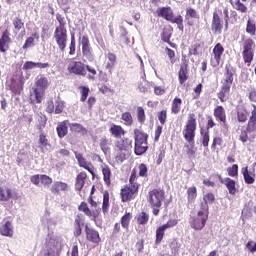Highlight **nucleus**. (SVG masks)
<instances>
[{
    "mask_svg": "<svg viewBox=\"0 0 256 256\" xmlns=\"http://www.w3.org/2000/svg\"><path fill=\"white\" fill-rule=\"evenodd\" d=\"M131 149H133V140L129 138L117 140L114 145L116 162L123 163V161H127L131 156Z\"/></svg>",
    "mask_w": 256,
    "mask_h": 256,
    "instance_id": "nucleus-1",
    "label": "nucleus"
},
{
    "mask_svg": "<svg viewBox=\"0 0 256 256\" xmlns=\"http://www.w3.org/2000/svg\"><path fill=\"white\" fill-rule=\"evenodd\" d=\"M61 251H63V238H46V251L44 256H61Z\"/></svg>",
    "mask_w": 256,
    "mask_h": 256,
    "instance_id": "nucleus-2",
    "label": "nucleus"
},
{
    "mask_svg": "<svg viewBox=\"0 0 256 256\" xmlns=\"http://www.w3.org/2000/svg\"><path fill=\"white\" fill-rule=\"evenodd\" d=\"M156 13L158 17H162L163 19H166V21H170V23H175L178 25V29L180 31H183V16L178 15L176 18L173 16V10H171V7H162L158 8L156 10Z\"/></svg>",
    "mask_w": 256,
    "mask_h": 256,
    "instance_id": "nucleus-3",
    "label": "nucleus"
},
{
    "mask_svg": "<svg viewBox=\"0 0 256 256\" xmlns=\"http://www.w3.org/2000/svg\"><path fill=\"white\" fill-rule=\"evenodd\" d=\"M195 131H197V119H195V114H190L183 135L184 139L192 145L195 143Z\"/></svg>",
    "mask_w": 256,
    "mask_h": 256,
    "instance_id": "nucleus-4",
    "label": "nucleus"
},
{
    "mask_svg": "<svg viewBox=\"0 0 256 256\" xmlns=\"http://www.w3.org/2000/svg\"><path fill=\"white\" fill-rule=\"evenodd\" d=\"M207 219H209V211L201 209L196 216L190 218L189 223L192 229L201 231L205 227Z\"/></svg>",
    "mask_w": 256,
    "mask_h": 256,
    "instance_id": "nucleus-5",
    "label": "nucleus"
},
{
    "mask_svg": "<svg viewBox=\"0 0 256 256\" xmlns=\"http://www.w3.org/2000/svg\"><path fill=\"white\" fill-rule=\"evenodd\" d=\"M35 85L36 88L34 89V95L36 103H41V101H43V97H45V91L49 88V79L45 76H41L40 78H37Z\"/></svg>",
    "mask_w": 256,
    "mask_h": 256,
    "instance_id": "nucleus-6",
    "label": "nucleus"
},
{
    "mask_svg": "<svg viewBox=\"0 0 256 256\" xmlns=\"http://www.w3.org/2000/svg\"><path fill=\"white\" fill-rule=\"evenodd\" d=\"M147 201L150 207H161L163 201H165V191L161 189H154L147 195Z\"/></svg>",
    "mask_w": 256,
    "mask_h": 256,
    "instance_id": "nucleus-7",
    "label": "nucleus"
},
{
    "mask_svg": "<svg viewBox=\"0 0 256 256\" xmlns=\"http://www.w3.org/2000/svg\"><path fill=\"white\" fill-rule=\"evenodd\" d=\"M80 44L82 46V54L87 61H94L95 55L93 54V48H91V43L89 42V37L84 35L79 38Z\"/></svg>",
    "mask_w": 256,
    "mask_h": 256,
    "instance_id": "nucleus-8",
    "label": "nucleus"
},
{
    "mask_svg": "<svg viewBox=\"0 0 256 256\" xmlns=\"http://www.w3.org/2000/svg\"><path fill=\"white\" fill-rule=\"evenodd\" d=\"M177 219L169 220L166 224L158 227L156 229V244L159 245L163 241V237H165V231L167 229H171V227H175L177 225Z\"/></svg>",
    "mask_w": 256,
    "mask_h": 256,
    "instance_id": "nucleus-9",
    "label": "nucleus"
},
{
    "mask_svg": "<svg viewBox=\"0 0 256 256\" xmlns=\"http://www.w3.org/2000/svg\"><path fill=\"white\" fill-rule=\"evenodd\" d=\"M54 39L58 45V49L62 52L65 51L67 47V30H55Z\"/></svg>",
    "mask_w": 256,
    "mask_h": 256,
    "instance_id": "nucleus-10",
    "label": "nucleus"
},
{
    "mask_svg": "<svg viewBox=\"0 0 256 256\" xmlns=\"http://www.w3.org/2000/svg\"><path fill=\"white\" fill-rule=\"evenodd\" d=\"M139 190V186L137 185H127L121 190V198L123 203H127V201H131L133 197H135V193Z\"/></svg>",
    "mask_w": 256,
    "mask_h": 256,
    "instance_id": "nucleus-11",
    "label": "nucleus"
},
{
    "mask_svg": "<svg viewBox=\"0 0 256 256\" xmlns=\"http://www.w3.org/2000/svg\"><path fill=\"white\" fill-rule=\"evenodd\" d=\"M223 53H225V48H223L221 43H217L213 48V58L211 59L212 67H219Z\"/></svg>",
    "mask_w": 256,
    "mask_h": 256,
    "instance_id": "nucleus-12",
    "label": "nucleus"
},
{
    "mask_svg": "<svg viewBox=\"0 0 256 256\" xmlns=\"http://www.w3.org/2000/svg\"><path fill=\"white\" fill-rule=\"evenodd\" d=\"M69 73H74V75H81L85 77L87 75V71L85 70V64L82 62H72L68 65Z\"/></svg>",
    "mask_w": 256,
    "mask_h": 256,
    "instance_id": "nucleus-13",
    "label": "nucleus"
},
{
    "mask_svg": "<svg viewBox=\"0 0 256 256\" xmlns=\"http://www.w3.org/2000/svg\"><path fill=\"white\" fill-rule=\"evenodd\" d=\"M11 45V37L9 30H5L2 33V36L0 38V52L5 53L9 51V46Z\"/></svg>",
    "mask_w": 256,
    "mask_h": 256,
    "instance_id": "nucleus-14",
    "label": "nucleus"
},
{
    "mask_svg": "<svg viewBox=\"0 0 256 256\" xmlns=\"http://www.w3.org/2000/svg\"><path fill=\"white\" fill-rule=\"evenodd\" d=\"M211 30L213 31V33H219V34L221 33V31H223V23L217 11L213 13Z\"/></svg>",
    "mask_w": 256,
    "mask_h": 256,
    "instance_id": "nucleus-15",
    "label": "nucleus"
},
{
    "mask_svg": "<svg viewBox=\"0 0 256 256\" xmlns=\"http://www.w3.org/2000/svg\"><path fill=\"white\" fill-rule=\"evenodd\" d=\"M86 239L91 241L92 243H100L101 237H99V232L93 228H89V226L85 227Z\"/></svg>",
    "mask_w": 256,
    "mask_h": 256,
    "instance_id": "nucleus-16",
    "label": "nucleus"
},
{
    "mask_svg": "<svg viewBox=\"0 0 256 256\" xmlns=\"http://www.w3.org/2000/svg\"><path fill=\"white\" fill-rule=\"evenodd\" d=\"M252 107H253V110L251 111V116L248 120V124L246 127V131H248V133L256 132V105L253 104Z\"/></svg>",
    "mask_w": 256,
    "mask_h": 256,
    "instance_id": "nucleus-17",
    "label": "nucleus"
},
{
    "mask_svg": "<svg viewBox=\"0 0 256 256\" xmlns=\"http://www.w3.org/2000/svg\"><path fill=\"white\" fill-rule=\"evenodd\" d=\"M241 173L244 177L245 183L247 185H253L255 183V171L253 170L252 172L249 171L247 167H243L241 170Z\"/></svg>",
    "mask_w": 256,
    "mask_h": 256,
    "instance_id": "nucleus-18",
    "label": "nucleus"
},
{
    "mask_svg": "<svg viewBox=\"0 0 256 256\" xmlns=\"http://www.w3.org/2000/svg\"><path fill=\"white\" fill-rule=\"evenodd\" d=\"M9 88L12 93H15V95H19L21 94V91H23V83H21L20 80H15V78H12L10 80Z\"/></svg>",
    "mask_w": 256,
    "mask_h": 256,
    "instance_id": "nucleus-19",
    "label": "nucleus"
},
{
    "mask_svg": "<svg viewBox=\"0 0 256 256\" xmlns=\"http://www.w3.org/2000/svg\"><path fill=\"white\" fill-rule=\"evenodd\" d=\"M67 125L69 126V125H71V123H69L68 120H65V121H63V122H60V123L58 124L57 128H56V131H57V133H58V137H59L60 139H63V137H65V136L67 135V133H68V127H67Z\"/></svg>",
    "mask_w": 256,
    "mask_h": 256,
    "instance_id": "nucleus-20",
    "label": "nucleus"
},
{
    "mask_svg": "<svg viewBox=\"0 0 256 256\" xmlns=\"http://www.w3.org/2000/svg\"><path fill=\"white\" fill-rule=\"evenodd\" d=\"M214 117L217 121H220V123L225 124L227 121V116L225 114V108L223 106H218L214 109Z\"/></svg>",
    "mask_w": 256,
    "mask_h": 256,
    "instance_id": "nucleus-21",
    "label": "nucleus"
},
{
    "mask_svg": "<svg viewBox=\"0 0 256 256\" xmlns=\"http://www.w3.org/2000/svg\"><path fill=\"white\" fill-rule=\"evenodd\" d=\"M13 198V190L8 187H0V201H9Z\"/></svg>",
    "mask_w": 256,
    "mask_h": 256,
    "instance_id": "nucleus-22",
    "label": "nucleus"
},
{
    "mask_svg": "<svg viewBox=\"0 0 256 256\" xmlns=\"http://www.w3.org/2000/svg\"><path fill=\"white\" fill-rule=\"evenodd\" d=\"M0 233L4 237H11L13 235V224L10 221L5 222L0 228Z\"/></svg>",
    "mask_w": 256,
    "mask_h": 256,
    "instance_id": "nucleus-23",
    "label": "nucleus"
},
{
    "mask_svg": "<svg viewBox=\"0 0 256 256\" xmlns=\"http://www.w3.org/2000/svg\"><path fill=\"white\" fill-rule=\"evenodd\" d=\"M189 65L187 63H182L180 66V70L178 73V79H179V83L180 85H183V83H185V81H187V69H188Z\"/></svg>",
    "mask_w": 256,
    "mask_h": 256,
    "instance_id": "nucleus-24",
    "label": "nucleus"
},
{
    "mask_svg": "<svg viewBox=\"0 0 256 256\" xmlns=\"http://www.w3.org/2000/svg\"><path fill=\"white\" fill-rule=\"evenodd\" d=\"M109 132L111 133V135H113V137H115L116 139H121L122 135H125V130H123V128L119 125H115L112 124Z\"/></svg>",
    "mask_w": 256,
    "mask_h": 256,
    "instance_id": "nucleus-25",
    "label": "nucleus"
},
{
    "mask_svg": "<svg viewBox=\"0 0 256 256\" xmlns=\"http://www.w3.org/2000/svg\"><path fill=\"white\" fill-rule=\"evenodd\" d=\"M87 179V173L80 172L76 177V191H81L85 185V180Z\"/></svg>",
    "mask_w": 256,
    "mask_h": 256,
    "instance_id": "nucleus-26",
    "label": "nucleus"
},
{
    "mask_svg": "<svg viewBox=\"0 0 256 256\" xmlns=\"http://www.w3.org/2000/svg\"><path fill=\"white\" fill-rule=\"evenodd\" d=\"M203 200L204 203L201 204V209H203V211H209L208 205L215 201V195L213 193H208L204 195Z\"/></svg>",
    "mask_w": 256,
    "mask_h": 256,
    "instance_id": "nucleus-27",
    "label": "nucleus"
},
{
    "mask_svg": "<svg viewBox=\"0 0 256 256\" xmlns=\"http://www.w3.org/2000/svg\"><path fill=\"white\" fill-rule=\"evenodd\" d=\"M230 91L231 87L222 84L221 90L218 93V99L221 103H225V101H227V95H229Z\"/></svg>",
    "mask_w": 256,
    "mask_h": 256,
    "instance_id": "nucleus-28",
    "label": "nucleus"
},
{
    "mask_svg": "<svg viewBox=\"0 0 256 256\" xmlns=\"http://www.w3.org/2000/svg\"><path fill=\"white\" fill-rule=\"evenodd\" d=\"M69 127L75 133H80V135H87L88 133L87 128L83 127V125L79 123H70Z\"/></svg>",
    "mask_w": 256,
    "mask_h": 256,
    "instance_id": "nucleus-29",
    "label": "nucleus"
},
{
    "mask_svg": "<svg viewBox=\"0 0 256 256\" xmlns=\"http://www.w3.org/2000/svg\"><path fill=\"white\" fill-rule=\"evenodd\" d=\"M68 187L67 183L56 182L52 185L51 191L52 193H60V191H67Z\"/></svg>",
    "mask_w": 256,
    "mask_h": 256,
    "instance_id": "nucleus-30",
    "label": "nucleus"
},
{
    "mask_svg": "<svg viewBox=\"0 0 256 256\" xmlns=\"http://www.w3.org/2000/svg\"><path fill=\"white\" fill-rule=\"evenodd\" d=\"M147 149H149V147L147 146V143H135L134 146V153L135 155H143V153L147 152Z\"/></svg>",
    "mask_w": 256,
    "mask_h": 256,
    "instance_id": "nucleus-31",
    "label": "nucleus"
},
{
    "mask_svg": "<svg viewBox=\"0 0 256 256\" xmlns=\"http://www.w3.org/2000/svg\"><path fill=\"white\" fill-rule=\"evenodd\" d=\"M225 70V79L222 85L231 87V85H233V72L230 71L229 66H226Z\"/></svg>",
    "mask_w": 256,
    "mask_h": 256,
    "instance_id": "nucleus-32",
    "label": "nucleus"
},
{
    "mask_svg": "<svg viewBox=\"0 0 256 256\" xmlns=\"http://www.w3.org/2000/svg\"><path fill=\"white\" fill-rule=\"evenodd\" d=\"M226 189L230 195H235L237 193V188L235 187V180L231 178H227L226 182H224Z\"/></svg>",
    "mask_w": 256,
    "mask_h": 256,
    "instance_id": "nucleus-33",
    "label": "nucleus"
},
{
    "mask_svg": "<svg viewBox=\"0 0 256 256\" xmlns=\"http://www.w3.org/2000/svg\"><path fill=\"white\" fill-rule=\"evenodd\" d=\"M152 87H153V82H149L144 79L143 82L139 84L138 89L140 93H149Z\"/></svg>",
    "mask_w": 256,
    "mask_h": 256,
    "instance_id": "nucleus-34",
    "label": "nucleus"
},
{
    "mask_svg": "<svg viewBox=\"0 0 256 256\" xmlns=\"http://www.w3.org/2000/svg\"><path fill=\"white\" fill-rule=\"evenodd\" d=\"M102 174L106 185H111V168L107 165L102 166Z\"/></svg>",
    "mask_w": 256,
    "mask_h": 256,
    "instance_id": "nucleus-35",
    "label": "nucleus"
},
{
    "mask_svg": "<svg viewBox=\"0 0 256 256\" xmlns=\"http://www.w3.org/2000/svg\"><path fill=\"white\" fill-rule=\"evenodd\" d=\"M182 103H183V100H181V98H174V100L172 101V107H171V112L174 115H177V113L181 111Z\"/></svg>",
    "mask_w": 256,
    "mask_h": 256,
    "instance_id": "nucleus-36",
    "label": "nucleus"
},
{
    "mask_svg": "<svg viewBox=\"0 0 256 256\" xmlns=\"http://www.w3.org/2000/svg\"><path fill=\"white\" fill-rule=\"evenodd\" d=\"M135 143H147V134L141 132L140 130H134Z\"/></svg>",
    "mask_w": 256,
    "mask_h": 256,
    "instance_id": "nucleus-37",
    "label": "nucleus"
},
{
    "mask_svg": "<svg viewBox=\"0 0 256 256\" xmlns=\"http://www.w3.org/2000/svg\"><path fill=\"white\" fill-rule=\"evenodd\" d=\"M100 149L103 152L104 155H107V153L109 152V146L111 145V141H109V139L103 137L100 139Z\"/></svg>",
    "mask_w": 256,
    "mask_h": 256,
    "instance_id": "nucleus-38",
    "label": "nucleus"
},
{
    "mask_svg": "<svg viewBox=\"0 0 256 256\" xmlns=\"http://www.w3.org/2000/svg\"><path fill=\"white\" fill-rule=\"evenodd\" d=\"M56 19L59 25L56 27L55 31H67V28L65 27L67 25L65 17L61 16V14H57Z\"/></svg>",
    "mask_w": 256,
    "mask_h": 256,
    "instance_id": "nucleus-39",
    "label": "nucleus"
},
{
    "mask_svg": "<svg viewBox=\"0 0 256 256\" xmlns=\"http://www.w3.org/2000/svg\"><path fill=\"white\" fill-rule=\"evenodd\" d=\"M188 203H194L197 199V188L195 186L187 189Z\"/></svg>",
    "mask_w": 256,
    "mask_h": 256,
    "instance_id": "nucleus-40",
    "label": "nucleus"
},
{
    "mask_svg": "<svg viewBox=\"0 0 256 256\" xmlns=\"http://www.w3.org/2000/svg\"><path fill=\"white\" fill-rule=\"evenodd\" d=\"M248 113L245 108H238L237 110V119L239 123H245L247 121Z\"/></svg>",
    "mask_w": 256,
    "mask_h": 256,
    "instance_id": "nucleus-41",
    "label": "nucleus"
},
{
    "mask_svg": "<svg viewBox=\"0 0 256 256\" xmlns=\"http://www.w3.org/2000/svg\"><path fill=\"white\" fill-rule=\"evenodd\" d=\"M243 51H255V41L249 38L243 42Z\"/></svg>",
    "mask_w": 256,
    "mask_h": 256,
    "instance_id": "nucleus-42",
    "label": "nucleus"
},
{
    "mask_svg": "<svg viewBox=\"0 0 256 256\" xmlns=\"http://www.w3.org/2000/svg\"><path fill=\"white\" fill-rule=\"evenodd\" d=\"M242 57H243L244 63H251L253 61V57H255V51L243 50Z\"/></svg>",
    "mask_w": 256,
    "mask_h": 256,
    "instance_id": "nucleus-43",
    "label": "nucleus"
},
{
    "mask_svg": "<svg viewBox=\"0 0 256 256\" xmlns=\"http://www.w3.org/2000/svg\"><path fill=\"white\" fill-rule=\"evenodd\" d=\"M121 119L124 121V125H127L128 127L133 125V116L131 115V112L123 113Z\"/></svg>",
    "mask_w": 256,
    "mask_h": 256,
    "instance_id": "nucleus-44",
    "label": "nucleus"
},
{
    "mask_svg": "<svg viewBox=\"0 0 256 256\" xmlns=\"http://www.w3.org/2000/svg\"><path fill=\"white\" fill-rule=\"evenodd\" d=\"M137 221L139 225H147V223L149 222V214L141 212L137 216Z\"/></svg>",
    "mask_w": 256,
    "mask_h": 256,
    "instance_id": "nucleus-45",
    "label": "nucleus"
},
{
    "mask_svg": "<svg viewBox=\"0 0 256 256\" xmlns=\"http://www.w3.org/2000/svg\"><path fill=\"white\" fill-rule=\"evenodd\" d=\"M102 211L103 213H107L109 211V192H104L103 194Z\"/></svg>",
    "mask_w": 256,
    "mask_h": 256,
    "instance_id": "nucleus-46",
    "label": "nucleus"
},
{
    "mask_svg": "<svg viewBox=\"0 0 256 256\" xmlns=\"http://www.w3.org/2000/svg\"><path fill=\"white\" fill-rule=\"evenodd\" d=\"M185 19L186 20H189V19H199V15L197 14V10H195L193 8H188L186 10Z\"/></svg>",
    "mask_w": 256,
    "mask_h": 256,
    "instance_id": "nucleus-47",
    "label": "nucleus"
},
{
    "mask_svg": "<svg viewBox=\"0 0 256 256\" xmlns=\"http://www.w3.org/2000/svg\"><path fill=\"white\" fill-rule=\"evenodd\" d=\"M38 125H37V129H39V131L43 130V127H45V125H47V116H45L44 114H40L38 115Z\"/></svg>",
    "mask_w": 256,
    "mask_h": 256,
    "instance_id": "nucleus-48",
    "label": "nucleus"
},
{
    "mask_svg": "<svg viewBox=\"0 0 256 256\" xmlns=\"http://www.w3.org/2000/svg\"><path fill=\"white\" fill-rule=\"evenodd\" d=\"M255 31H256L255 20L249 19L247 21L246 32H248L250 35H255Z\"/></svg>",
    "mask_w": 256,
    "mask_h": 256,
    "instance_id": "nucleus-49",
    "label": "nucleus"
},
{
    "mask_svg": "<svg viewBox=\"0 0 256 256\" xmlns=\"http://www.w3.org/2000/svg\"><path fill=\"white\" fill-rule=\"evenodd\" d=\"M234 9H236V11H240V13H247V6L241 3V0H235Z\"/></svg>",
    "mask_w": 256,
    "mask_h": 256,
    "instance_id": "nucleus-50",
    "label": "nucleus"
},
{
    "mask_svg": "<svg viewBox=\"0 0 256 256\" xmlns=\"http://www.w3.org/2000/svg\"><path fill=\"white\" fill-rule=\"evenodd\" d=\"M75 158L77 159L79 165L83 167V169L89 164V162L83 157V154L75 152Z\"/></svg>",
    "mask_w": 256,
    "mask_h": 256,
    "instance_id": "nucleus-51",
    "label": "nucleus"
},
{
    "mask_svg": "<svg viewBox=\"0 0 256 256\" xmlns=\"http://www.w3.org/2000/svg\"><path fill=\"white\" fill-rule=\"evenodd\" d=\"M129 223H131V213H126L121 218V225L124 229H127L129 227Z\"/></svg>",
    "mask_w": 256,
    "mask_h": 256,
    "instance_id": "nucleus-52",
    "label": "nucleus"
},
{
    "mask_svg": "<svg viewBox=\"0 0 256 256\" xmlns=\"http://www.w3.org/2000/svg\"><path fill=\"white\" fill-rule=\"evenodd\" d=\"M39 144L42 149H44L45 147H49V140L47 139V136H45V133H40Z\"/></svg>",
    "mask_w": 256,
    "mask_h": 256,
    "instance_id": "nucleus-53",
    "label": "nucleus"
},
{
    "mask_svg": "<svg viewBox=\"0 0 256 256\" xmlns=\"http://www.w3.org/2000/svg\"><path fill=\"white\" fill-rule=\"evenodd\" d=\"M229 177H237L239 175V166L233 164L232 167L227 169Z\"/></svg>",
    "mask_w": 256,
    "mask_h": 256,
    "instance_id": "nucleus-54",
    "label": "nucleus"
},
{
    "mask_svg": "<svg viewBox=\"0 0 256 256\" xmlns=\"http://www.w3.org/2000/svg\"><path fill=\"white\" fill-rule=\"evenodd\" d=\"M78 209L79 211H82L83 213H85V215H87L88 217H91L93 215V213L89 209V206H87V203L85 202H82L78 207Z\"/></svg>",
    "mask_w": 256,
    "mask_h": 256,
    "instance_id": "nucleus-55",
    "label": "nucleus"
},
{
    "mask_svg": "<svg viewBox=\"0 0 256 256\" xmlns=\"http://www.w3.org/2000/svg\"><path fill=\"white\" fill-rule=\"evenodd\" d=\"M63 109H65V104L61 100H57L55 103V113L56 115H59V113H63Z\"/></svg>",
    "mask_w": 256,
    "mask_h": 256,
    "instance_id": "nucleus-56",
    "label": "nucleus"
},
{
    "mask_svg": "<svg viewBox=\"0 0 256 256\" xmlns=\"http://www.w3.org/2000/svg\"><path fill=\"white\" fill-rule=\"evenodd\" d=\"M137 118L139 123H145V110L143 107L137 108Z\"/></svg>",
    "mask_w": 256,
    "mask_h": 256,
    "instance_id": "nucleus-57",
    "label": "nucleus"
},
{
    "mask_svg": "<svg viewBox=\"0 0 256 256\" xmlns=\"http://www.w3.org/2000/svg\"><path fill=\"white\" fill-rule=\"evenodd\" d=\"M75 45H76V41H75V33H71V42H70V46H69V55H75Z\"/></svg>",
    "mask_w": 256,
    "mask_h": 256,
    "instance_id": "nucleus-58",
    "label": "nucleus"
},
{
    "mask_svg": "<svg viewBox=\"0 0 256 256\" xmlns=\"http://www.w3.org/2000/svg\"><path fill=\"white\" fill-rule=\"evenodd\" d=\"M13 25H14V28L17 30V31H21V29H23L24 27V23H23V20H21V18H15L13 20Z\"/></svg>",
    "mask_w": 256,
    "mask_h": 256,
    "instance_id": "nucleus-59",
    "label": "nucleus"
},
{
    "mask_svg": "<svg viewBox=\"0 0 256 256\" xmlns=\"http://www.w3.org/2000/svg\"><path fill=\"white\" fill-rule=\"evenodd\" d=\"M46 112L47 113H55V104L53 103V99H49L46 103Z\"/></svg>",
    "mask_w": 256,
    "mask_h": 256,
    "instance_id": "nucleus-60",
    "label": "nucleus"
},
{
    "mask_svg": "<svg viewBox=\"0 0 256 256\" xmlns=\"http://www.w3.org/2000/svg\"><path fill=\"white\" fill-rule=\"evenodd\" d=\"M40 182L42 185H51V183H53V179L47 175H40Z\"/></svg>",
    "mask_w": 256,
    "mask_h": 256,
    "instance_id": "nucleus-61",
    "label": "nucleus"
},
{
    "mask_svg": "<svg viewBox=\"0 0 256 256\" xmlns=\"http://www.w3.org/2000/svg\"><path fill=\"white\" fill-rule=\"evenodd\" d=\"M203 147H209V132L201 131Z\"/></svg>",
    "mask_w": 256,
    "mask_h": 256,
    "instance_id": "nucleus-62",
    "label": "nucleus"
},
{
    "mask_svg": "<svg viewBox=\"0 0 256 256\" xmlns=\"http://www.w3.org/2000/svg\"><path fill=\"white\" fill-rule=\"evenodd\" d=\"M35 45V40L33 37H29L26 39L22 49H29V47H33Z\"/></svg>",
    "mask_w": 256,
    "mask_h": 256,
    "instance_id": "nucleus-63",
    "label": "nucleus"
},
{
    "mask_svg": "<svg viewBox=\"0 0 256 256\" xmlns=\"http://www.w3.org/2000/svg\"><path fill=\"white\" fill-rule=\"evenodd\" d=\"M158 120L160 121L161 125H163L167 121V111L162 110L158 113Z\"/></svg>",
    "mask_w": 256,
    "mask_h": 256,
    "instance_id": "nucleus-64",
    "label": "nucleus"
}]
</instances>
